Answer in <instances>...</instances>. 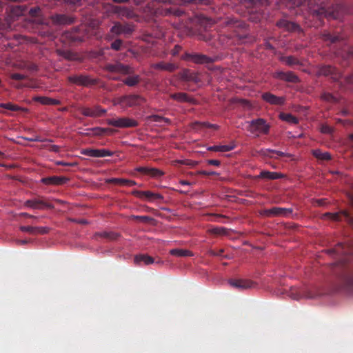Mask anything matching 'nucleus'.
I'll return each mask as SVG.
<instances>
[{
	"instance_id": "1",
	"label": "nucleus",
	"mask_w": 353,
	"mask_h": 353,
	"mask_svg": "<svg viewBox=\"0 0 353 353\" xmlns=\"http://www.w3.org/2000/svg\"><path fill=\"white\" fill-rule=\"evenodd\" d=\"M311 12L314 15L320 17V19L324 18L327 20H335L337 19L338 13L334 8L327 7L324 3L317 4L310 8Z\"/></svg>"
},
{
	"instance_id": "2",
	"label": "nucleus",
	"mask_w": 353,
	"mask_h": 353,
	"mask_svg": "<svg viewBox=\"0 0 353 353\" xmlns=\"http://www.w3.org/2000/svg\"><path fill=\"white\" fill-rule=\"evenodd\" d=\"M70 83L84 87H89L99 83V79L92 78L90 75L86 74H74L68 77Z\"/></svg>"
},
{
	"instance_id": "3",
	"label": "nucleus",
	"mask_w": 353,
	"mask_h": 353,
	"mask_svg": "<svg viewBox=\"0 0 353 353\" xmlns=\"http://www.w3.org/2000/svg\"><path fill=\"white\" fill-rule=\"evenodd\" d=\"M104 70L112 74H130L133 73L132 68L128 65H124L119 61L112 63H107Z\"/></svg>"
},
{
	"instance_id": "4",
	"label": "nucleus",
	"mask_w": 353,
	"mask_h": 353,
	"mask_svg": "<svg viewBox=\"0 0 353 353\" xmlns=\"http://www.w3.org/2000/svg\"><path fill=\"white\" fill-rule=\"evenodd\" d=\"M106 123L109 125L121 128H134L139 125V123L136 120L128 117L108 119L106 120Z\"/></svg>"
},
{
	"instance_id": "5",
	"label": "nucleus",
	"mask_w": 353,
	"mask_h": 353,
	"mask_svg": "<svg viewBox=\"0 0 353 353\" xmlns=\"http://www.w3.org/2000/svg\"><path fill=\"white\" fill-rule=\"evenodd\" d=\"M145 101V99L138 94L124 95L117 99L119 104L121 105H125L128 107L140 105Z\"/></svg>"
},
{
	"instance_id": "6",
	"label": "nucleus",
	"mask_w": 353,
	"mask_h": 353,
	"mask_svg": "<svg viewBox=\"0 0 353 353\" xmlns=\"http://www.w3.org/2000/svg\"><path fill=\"white\" fill-rule=\"evenodd\" d=\"M292 214V208H285L279 207H273L270 209H265L262 214L266 216H283L289 217Z\"/></svg>"
},
{
	"instance_id": "7",
	"label": "nucleus",
	"mask_w": 353,
	"mask_h": 353,
	"mask_svg": "<svg viewBox=\"0 0 353 353\" xmlns=\"http://www.w3.org/2000/svg\"><path fill=\"white\" fill-rule=\"evenodd\" d=\"M134 30V26L132 23H115L111 28V32L113 34H123L125 37H129Z\"/></svg>"
},
{
	"instance_id": "8",
	"label": "nucleus",
	"mask_w": 353,
	"mask_h": 353,
	"mask_svg": "<svg viewBox=\"0 0 353 353\" xmlns=\"http://www.w3.org/2000/svg\"><path fill=\"white\" fill-rule=\"evenodd\" d=\"M342 286L347 290H353V270L345 268L340 276Z\"/></svg>"
},
{
	"instance_id": "9",
	"label": "nucleus",
	"mask_w": 353,
	"mask_h": 353,
	"mask_svg": "<svg viewBox=\"0 0 353 353\" xmlns=\"http://www.w3.org/2000/svg\"><path fill=\"white\" fill-rule=\"evenodd\" d=\"M252 132H257L261 134H268L270 130V125L267 124L263 119H257L250 122Z\"/></svg>"
},
{
	"instance_id": "10",
	"label": "nucleus",
	"mask_w": 353,
	"mask_h": 353,
	"mask_svg": "<svg viewBox=\"0 0 353 353\" xmlns=\"http://www.w3.org/2000/svg\"><path fill=\"white\" fill-rule=\"evenodd\" d=\"M274 77L289 83H296L300 82L299 77L292 71H277L274 73Z\"/></svg>"
},
{
	"instance_id": "11",
	"label": "nucleus",
	"mask_w": 353,
	"mask_h": 353,
	"mask_svg": "<svg viewBox=\"0 0 353 353\" xmlns=\"http://www.w3.org/2000/svg\"><path fill=\"white\" fill-rule=\"evenodd\" d=\"M81 154L91 157H112L114 152L107 149L86 148L82 150Z\"/></svg>"
},
{
	"instance_id": "12",
	"label": "nucleus",
	"mask_w": 353,
	"mask_h": 353,
	"mask_svg": "<svg viewBox=\"0 0 353 353\" xmlns=\"http://www.w3.org/2000/svg\"><path fill=\"white\" fill-rule=\"evenodd\" d=\"M25 205L32 209L39 210L43 208L52 209L54 208V205L52 203H48L42 199H33L27 200L25 202Z\"/></svg>"
},
{
	"instance_id": "13",
	"label": "nucleus",
	"mask_w": 353,
	"mask_h": 353,
	"mask_svg": "<svg viewBox=\"0 0 353 353\" xmlns=\"http://www.w3.org/2000/svg\"><path fill=\"white\" fill-rule=\"evenodd\" d=\"M185 59L192 61L197 64L210 63L216 61V58H212L202 54L185 53Z\"/></svg>"
},
{
	"instance_id": "14",
	"label": "nucleus",
	"mask_w": 353,
	"mask_h": 353,
	"mask_svg": "<svg viewBox=\"0 0 353 353\" xmlns=\"http://www.w3.org/2000/svg\"><path fill=\"white\" fill-rule=\"evenodd\" d=\"M81 113L89 117H99L105 114L106 110L101 108L100 106H94L93 108L84 107L81 108Z\"/></svg>"
},
{
	"instance_id": "15",
	"label": "nucleus",
	"mask_w": 353,
	"mask_h": 353,
	"mask_svg": "<svg viewBox=\"0 0 353 353\" xmlns=\"http://www.w3.org/2000/svg\"><path fill=\"white\" fill-rule=\"evenodd\" d=\"M133 195L140 199H145L148 201H154L163 199V196L159 193H154L151 191H140L134 190L132 192Z\"/></svg>"
},
{
	"instance_id": "16",
	"label": "nucleus",
	"mask_w": 353,
	"mask_h": 353,
	"mask_svg": "<svg viewBox=\"0 0 353 353\" xmlns=\"http://www.w3.org/2000/svg\"><path fill=\"white\" fill-rule=\"evenodd\" d=\"M229 283L234 288L239 290H246L253 288L255 283L247 279H230Z\"/></svg>"
},
{
	"instance_id": "17",
	"label": "nucleus",
	"mask_w": 353,
	"mask_h": 353,
	"mask_svg": "<svg viewBox=\"0 0 353 353\" xmlns=\"http://www.w3.org/2000/svg\"><path fill=\"white\" fill-rule=\"evenodd\" d=\"M289 296L294 300H299L302 298H312V296L305 289L292 287L289 292Z\"/></svg>"
},
{
	"instance_id": "18",
	"label": "nucleus",
	"mask_w": 353,
	"mask_h": 353,
	"mask_svg": "<svg viewBox=\"0 0 353 353\" xmlns=\"http://www.w3.org/2000/svg\"><path fill=\"white\" fill-rule=\"evenodd\" d=\"M117 13L122 20L124 19H133L138 21L137 14L132 10L127 8L117 7Z\"/></svg>"
},
{
	"instance_id": "19",
	"label": "nucleus",
	"mask_w": 353,
	"mask_h": 353,
	"mask_svg": "<svg viewBox=\"0 0 353 353\" xmlns=\"http://www.w3.org/2000/svg\"><path fill=\"white\" fill-rule=\"evenodd\" d=\"M262 99L271 105H281L284 104L285 99L283 97H277L270 92H265L262 94Z\"/></svg>"
},
{
	"instance_id": "20",
	"label": "nucleus",
	"mask_w": 353,
	"mask_h": 353,
	"mask_svg": "<svg viewBox=\"0 0 353 353\" xmlns=\"http://www.w3.org/2000/svg\"><path fill=\"white\" fill-rule=\"evenodd\" d=\"M41 182L45 185H63L69 181L65 176H51L41 179Z\"/></svg>"
},
{
	"instance_id": "21",
	"label": "nucleus",
	"mask_w": 353,
	"mask_h": 353,
	"mask_svg": "<svg viewBox=\"0 0 353 353\" xmlns=\"http://www.w3.org/2000/svg\"><path fill=\"white\" fill-rule=\"evenodd\" d=\"M20 230L29 234H46L50 232V228L48 227H33V226H21Z\"/></svg>"
},
{
	"instance_id": "22",
	"label": "nucleus",
	"mask_w": 353,
	"mask_h": 353,
	"mask_svg": "<svg viewBox=\"0 0 353 353\" xmlns=\"http://www.w3.org/2000/svg\"><path fill=\"white\" fill-rule=\"evenodd\" d=\"M170 97L177 102L195 103V99L185 92H177L170 94Z\"/></svg>"
},
{
	"instance_id": "23",
	"label": "nucleus",
	"mask_w": 353,
	"mask_h": 353,
	"mask_svg": "<svg viewBox=\"0 0 353 353\" xmlns=\"http://www.w3.org/2000/svg\"><path fill=\"white\" fill-rule=\"evenodd\" d=\"M181 79L185 81H192L197 83L199 81V77L197 74L189 69H184L180 73Z\"/></svg>"
},
{
	"instance_id": "24",
	"label": "nucleus",
	"mask_w": 353,
	"mask_h": 353,
	"mask_svg": "<svg viewBox=\"0 0 353 353\" xmlns=\"http://www.w3.org/2000/svg\"><path fill=\"white\" fill-rule=\"evenodd\" d=\"M152 68L155 70L173 72L177 68V66L172 63H165L163 61H160L156 63H153L152 65Z\"/></svg>"
},
{
	"instance_id": "25",
	"label": "nucleus",
	"mask_w": 353,
	"mask_h": 353,
	"mask_svg": "<svg viewBox=\"0 0 353 353\" xmlns=\"http://www.w3.org/2000/svg\"><path fill=\"white\" fill-rule=\"evenodd\" d=\"M134 263L140 265L141 263L145 265H150L154 263V259L147 254H138L134 256Z\"/></svg>"
},
{
	"instance_id": "26",
	"label": "nucleus",
	"mask_w": 353,
	"mask_h": 353,
	"mask_svg": "<svg viewBox=\"0 0 353 353\" xmlns=\"http://www.w3.org/2000/svg\"><path fill=\"white\" fill-rule=\"evenodd\" d=\"M170 254L172 256L178 257L193 256L194 254L192 251L185 249H172Z\"/></svg>"
},
{
	"instance_id": "27",
	"label": "nucleus",
	"mask_w": 353,
	"mask_h": 353,
	"mask_svg": "<svg viewBox=\"0 0 353 353\" xmlns=\"http://www.w3.org/2000/svg\"><path fill=\"white\" fill-rule=\"evenodd\" d=\"M283 176V174L281 173L270 171H262L258 176L259 178L267 179L270 180L281 179Z\"/></svg>"
},
{
	"instance_id": "28",
	"label": "nucleus",
	"mask_w": 353,
	"mask_h": 353,
	"mask_svg": "<svg viewBox=\"0 0 353 353\" xmlns=\"http://www.w3.org/2000/svg\"><path fill=\"white\" fill-rule=\"evenodd\" d=\"M109 182L114 184L129 187L134 186L137 184V183L134 181L120 178H112L109 179Z\"/></svg>"
},
{
	"instance_id": "29",
	"label": "nucleus",
	"mask_w": 353,
	"mask_h": 353,
	"mask_svg": "<svg viewBox=\"0 0 353 353\" xmlns=\"http://www.w3.org/2000/svg\"><path fill=\"white\" fill-rule=\"evenodd\" d=\"M259 153L263 157H270V158L274 157L273 154H276L279 157H290V154L284 153L283 152L270 150V149L261 150L259 152Z\"/></svg>"
},
{
	"instance_id": "30",
	"label": "nucleus",
	"mask_w": 353,
	"mask_h": 353,
	"mask_svg": "<svg viewBox=\"0 0 353 353\" xmlns=\"http://www.w3.org/2000/svg\"><path fill=\"white\" fill-rule=\"evenodd\" d=\"M36 100L43 105H56L61 104L59 100L47 97H37Z\"/></svg>"
},
{
	"instance_id": "31",
	"label": "nucleus",
	"mask_w": 353,
	"mask_h": 353,
	"mask_svg": "<svg viewBox=\"0 0 353 353\" xmlns=\"http://www.w3.org/2000/svg\"><path fill=\"white\" fill-rule=\"evenodd\" d=\"M324 216H327L329 219L336 221H341L342 216H343L346 219H348L350 218L349 214L346 211L337 213L327 212L324 214Z\"/></svg>"
},
{
	"instance_id": "32",
	"label": "nucleus",
	"mask_w": 353,
	"mask_h": 353,
	"mask_svg": "<svg viewBox=\"0 0 353 353\" xmlns=\"http://www.w3.org/2000/svg\"><path fill=\"white\" fill-rule=\"evenodd\" d=\"M235 145H213L208 147V150L210 151L214 152H229L234 148Z\"/></svg>"
},
{
	"instance_id": "33",
	"label": "nucleus",
	"mask_w": 353,
	"mask_h": 353,
	"mask_svg": "<svg viewBox=\"0 0 353 353\" xmlns=\"http://www.w3.org/2000/svg\"><path fill=\"white\" fill-rule=\"evenodd\" d=\"M279 118L289 123L292 124H297L299 123V119L297 117H294L290 113H284L281 112L279 114Z\"/></svg>"
},
{
	"instance_id": "34",
	"label": "nucleus",
	"mask_w": 353,
	"mask_h": 353,
	"mask_svg": "<svg viewBox=\"0 0 353 353\" xmlns=\"http://www.w3.org/2000/svg\"><path fill=\"white\" fill-rule=\"evenodd\" d=\"M57 52L60 56L63 57L67 60L74 61L78 59L77 54L70 50H59Z\"/></svg>"
},
{
	"instance_id": "35",
	"label": "nucleus",
	"mask_w": 353,
	"mask_h": 353,
	"mask_svg": "<svg viewBox=\"0 0 353 353\" xmlns=\"http://www.w3.org/2000/svg\"><path fill=\"white\" fill-rule=\"evenodd\" d=\"M312 154L318 159L321 160H330L331 155L329 152H323L320 150H314Z\"/></svg>"
},
{
	"instance_id": "36",
	"label": "nucleus",
	"mask_w": 353,
	"mask_h": 353,
	"mask_svg": "<svg viewBox=\"0 0 353 353\" xmlns=\"http://www.w3.org/2000/svg\"><path fill=\"white\" fill-rule=\"evenodd\" d=\"M335 70L336 69L331 65H323L319 68V74L324 76L332 75L334 73Z\"/></svg>"
},
{
	"instance_id": "37",
	"label": "nucleus",
	"mask_w": 353,
	"mask_h": 353,
	"mask_svg": "<svg viewBox=\"0 0 353 353\" xmlns=\"http://www.w3.org/2000/svg\"><path fill=\"white\" fill-rule=\"evenodd\" d=\"M140 81V77L138 75L128 77L123 80L124 84L128 86H134L138 84Z\"/></svg>"
},
{
	"instance_id": "38",
	"label": "nucleus",
	"mask_w": 353,
	"mask_h": 353,
	"mask_svg": "<svg viewBox=\"0 0 353 353\" xmlns=\"http://www.w3.org/2000/svg\"><path fill=\"white\" fill-rule=\"evenodd\" d=\"M130 219L131 220L139 221H141V222L145 223H151L154 221V219L152 217L149 216L132 215L130 217Z\"/></svg>"
},
{
	"instance_id": "39",
	"label": "nucleus",
	"mask_w": 353,
	"mask_h": 353,
	"mask_svg": "<svg viewBox=\"0 0 353 353\" xmlns=\"http://www.w3.org/2000/svg\"><path fill=\"white\" fill-rule=\"evenodd\" d=\"M53 22H73L74 19L65 15V14H57L52 17Z\"/></svg>"
},
{
	"instance_id": "40",
	"label": "nucleus",
	"mask_w": 353,
	"mask_h": 353,
	"mask_svg": "<svg viewBox=\"0 0 353 353\" xmlns=\"http://www.w3.org/2000/svg\"><path fill=\"white\" fill-rule=\"evenodd\" d=\"M150 119L152 121L157 122V123H162V122H163V123H167V124H170L171 123V121H170V119L163 117L162 116L157 115V114L151 115L150 117Z\"/></svg>"
},
{
	"instance_id": "41",
	"label": "nucleus",
	"mask_w": 353,
	"mask_h": 353,
	"mask_svg": "<svg viewBox=\"0 0 353 353\" xmlns=\"http://www.w3.org/2000/svg\"><path fill=\"white\" fill-rule=\"evenodd\" d=\"M282 60L289 66L300 64L299 61L293 56L284 57L282 58Z\"/></svg>"
},
{
	"instance_id": "42",
	"label": "nucleus",
	"mask_w": 353,
	"mask_h": 353,
	"mask_svg": "<svg viewBox=\"0 0 353 353\" xmlns=\"http://www.w3.org/2000/svg\"><path fill=\"white\" fill-rule=\"evenodd\" d=\"M310 0H288V6L290 8L303 6L305 3H310Z\"/></svg>"
},
{
	"instance_id": "43",
	"label": "nucleus",
	"mask_w": 353,
	"mask_h": 353,
	"mask_svg": "<svg viewBox=\"0 0 353 353\" xmlns=\"http://www.w3.org/2000/svg\"><path fill=\"white\" fill-rule=\"evenodd\" d=\"M0 108H3L10 111H19L21 110L19 106L12 103H0Z\"/></svg>"
},
{
	"instance_id": "44",
	"label": "nucleus",
	"mask_w": 353,
	"mask_h": 353,
	"mask_svg": "<svg viewBox=\"0 0 353 353\" xmlns=\"http://www.w3.org/2000/svg\"><path fill=\"white\" fill-rule=\"evenodd\" d=\"M210 232L216 235H226L228 232V230L223 227H216L210 230Z\"/></svg>"
},
{
	"instance_id": "45",
	"label": "nucleus",
	"mask_w": 353,
	"mask_h": 353,
	"mask_svg": "<svg viewBox=\"0 0 353 353\" xmlns=\"http://www.w3.org/2000/svg\"><path fill=\"white\" fill-rule=\"evenodd\" d=\"M23 9L21 6L12 7L10 10V16L12 17H18L23 14Z\"/></svg>"
},
{
	"instance_id": "46",
	"label": "nucleus",
	"mask_w": 353,
	"mask_h": 353,
	"mask_svg": "<svg viewBox=\"0 0 353 353\" xmlns=\"http://www.w3.org/2000/svg\"><path fill=\"white\" fill-rule=\"evenodd\" d=\"M164 174L163 172L154 168H150L148 174L153 177H160Z\"/></svg>"
},
{
	"instance_id": "47",
	"label": "nucleus",
	"mask_w": 353,
	"mask_h": 353,
	"mask_svg": "<svg viewBox=\"0 0 353 353\" xmlns=\"http://www.w3.org/2000/svg\"><path fill=\"white\" fill-rule=\"evenodd\" d=\"M123 41L121 39H116L111 43V48L114 50L119 51L121 49Z\"/></svg>"
},
{
	"instance_id": "48",
	"label": "nucleus",
	"mask_w": 353,
	"mask_h": 353,
	"mask_svg": "<svg viewBox=\"0 0 353 353\" xmlns=\"http://www.w3.org/2000/svg\"><path fill=\"white\" fill-rule=\"evenodd\" d=\"M101 236L104 238H106V239L114 240V239H117V237L119 236V234L117 233H114V232H104L101 234Z\"/></svg>"
},
{
	"instance_id": "49",
	"label": "nucleus",
	"mask_w": 353,
	"mask_h": 353,
	"mask_svg": "<svg viewBox=\"0 0 353 353\" xmlns=\"http://www.w3.org/2000/svg\"><path fill=\"white\" fill-rule=\"evenodd\" d=\"M324 37L326 40H330L332 43L336 42L341 39L340 36H332L330 33L325 34Z\"/></svg>"
},
{
	"instance_id": "50",
	"label": "nucleus",
	"mask_w": 353,
	"mask_h": 353,
	"mask_svg": "<svg viewBox=\"0 0 353 353\" xmlns=\"http://www.w3.org/2000/svg\"><path fill=\"white\" fill-rule=\"evenodd\" d=\"M211 19H209L208 18L205 17L203 14L196 15V19L192 21V22H210Z\"/></svg>"
},
{
	"instance_id": "51",
	"label": "nucleus",
	"mask_w": 353,
	"mask_h": 353,
	"mask_svg": "<svg viewBox=\"0 0 353 353\" xmlns=\"http://www.w3.org/2000/svg\"><path fill=\"white\" fill-rule=\"evenodd\" d=\"M105 130H104V128H94L92 129L93 134L97 136H103L105 134Z\"/></svg>"
},
{
	"instance_id": "52",
	"label": "nucleus",
	"mask_w": 353,
	"mask_h": 353,
	"mask_svg": "<svg viewBox=\"0 0 353 353\" xmlns=\"http://www.w3.org/2000/svg\"><path fill=\"white\" fill-rule=\"evenodd\" d=\"M25 68L31 72H36L38 70V66L34 63H27L25 65Z\"/></svg>"
},
{
	"instance_id": "53",
	"label": "nucleus",
	"mask_w": 353,
	"mask_h": 353,
	"mask_svg": "<svg viewBox=\"0 0 353 353\" xmlns=\"http://www.w3.org/2000/svg\"><path fill=\"white\" fill-rule=\"evenodd\" d=\"M10 78L14 80L21 81L26 79L27 77L22 74L13 73L10 75Z\"/></svg>"
},
{
	"instance_id": "54",
	"label": "nucleus",
	"mask_w": 353,
	"mask_h": 353,
	"mask_svg": "<svg viewBox=\"0 0 353 353\" xmlns=\"http://www.w3.org/2000/svg\"><path fill=\"white\" fill-rule=\"evenodd\" d=\"M322 99L326 101L332 102L335 101L336 99L335 97L330 93H324L322 95Z\"/></svg>"
},
{
	"instance_id": "55",
	"label": "nucleus",
	"mask_w": 353,
	"mask_h": 353,
	"mask_svg": "<svg viewBox=\"0 0 353 353\" xmlns=\"http://www.w3.org/2000/svg\"><path fill=\"white\" fill-rule=\"evenodd\" d=\"M260 0H240V1L244 4L245 7H250L253 5L256 4Z\"/></svg>"
},
{
	"instance_id": "56",
	"label": "nucleus",
	"mask_w": 353,
	"mask_h": 353,
	"mask_svg": "<svg viewBox=\"0 0 353 353\" xmlns=\"http://www.w3.org/2000/svg\"><path fill=\"white\" fill-rule=\"evenodd\" d=\"M340 248H341V249L343 248V245L342 243H339L338 245L337 248L330 250L329 252L334 253V254H343L344 252L343 250H339Z\"/></svg>"
},
{
	"instance_id": "57",
	"label": "nucleus",
	"mask_w": 353,
	"mask_h": 353,
	"mask_svg": "<svg viewBox=\"0 0 353 353\" xmlns=\"http://www.w3.org/2000/svg\"><path fill=\"white\" fill-rule=\"evenodd\" d=\"M179 162L181 164L187 165L191 167H194L198 164L196 161H192L190 159L181 160Z\"/></svg>"
},
{
	"instance_id": "58",
	"label": "nucleus",
	"mask_w": 353,
	"mask_h": 353,
	"mask_svg": "<svg viewBox=\"0 0 353 353\" xmlns=\"http://www.w3.org/2000/svg\"><path fill=\"white\" fill-rule=\"evenodd\" d=\"M224 252V250L223 249H220L217 252L213 250H210L208 251V254L210 255V256H221V254Z\"/></svg>"
},
{
	"instance_id": "59",
	"label": "nucleus",
	"mask_w": 353,
	"mask_h": 353,
	"mask_svg": "<svg viewBox=\"0 0 353 353\" xmlns=\"http://www.w3.org/2000/svg\"><path fill=\"white\" fill-rule=\"evenodd\" d=\"M187 28L188 29V33H187L188 35L192 36V35L199 34L200 36V39H205V38L203 37V36L200 34V32H197L196 30H193L192 27L187 26Z\"/></svg>"
},
{
	"instance_id": "60",
	"label": "nucleus",
	"mask_w": 353,
	"mask_h": 353,
	"mask_svg": "<svg viewBox=\"0 0 353 353\" xmlns=\"http://www.w3.org/2000/svg\"><path fill=\"white\" fill-rule=\"evenodd\" d=\"M280 28H290V26L293 27L294 29L298 27V23H276Z\"/></svg>"
},
{
	"instance_id": "61",
	"label": "nucleus",
	"mask_w": 353,
	"mask_h": 353,
	"mask_svg": "<svg viewBox=\"0 0 353 353\" xmlns=\"http://www.w3.org/2000/svg\"><path fill=\"white\" fill-rule=\"evenodd\" d=\"M198 174H201V175H205V176H212V175H216V176H218L219 175V174L216 172H214V171H212V172H208V171H205V170H201V171H199L198 172Z\"/></svg>"
},
{
	"instance_id": "62",
	"label": "nucleus",
	"mask_w": 353,
	"mask_h": 353,
	"mask_svg": "<svg viewBox=\"0 0 353 353\" xmlns=\"http://www.w3.org/2000/svg\"><path fill=\"white\" fill-rule=\"evenodd\" d=\"M40 11L41 10H40L39 8L35 7V8H31L29 11V13L31 16L36 17V16H39Z\"/></svg>"
},
{
	"instance_id": "63",
	"label": "nucleus",
	"mask_w": 353,
	"mask_h": 353,
	"mask_svg": "<svg viewBox=\"0 0 353 353\" xmlns=\"http://www.w3.org/2000/svg\"><path fill=\"white\" fill-rule=\"evenodd\" d=\"M181 50V47L179 45H176L172 50L171 53L173 56L177 55Z\"/></svg>"
},
{
	"instance_id": "64",
	"label": "nucleus",
	"mask_w": 353,
	"mask_h": 353,
	"mask_svg": "<svg viewBox=\"0 0 353 353\" xmlns=\"http://www.w3.org/2000/svg\"><path fill=\"white\" fill-rule=\"evenodd\" d=\"M207 163L210 165L219 166L221 161L216 159H210L207 161Z\"/></svg>"
}]
</instances>
